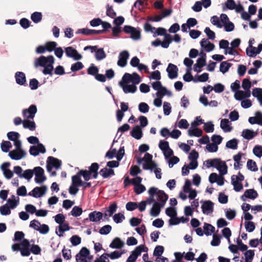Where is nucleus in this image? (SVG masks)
<instances>
[{
	"mask_svg": "<svg viewBox=\"0 0 262 262\" xmlns=\"http://www.w3.org/2000/svg\"><path fill=\"white\" fill-rule=\"evenodd\" d=\"M160 191H164L163 190H159L158 188L155 187H150L148 190V193L149 194V198L146 199L145 202L146 204L150 205L155 203V202L160 201L158 198V195Z\"/></svg>",
	"mask_w": 262,
	"mask_h": 262,
	"instance_id": "3",
	"label": "nucleus"
},
{
	"mask_svg": "<svg viewBox=\"0 0 262 262\" xmlns=\"http://www.w3.org/2000/svg\"><path fill=\"white\" fill-rule=\"evenodd\" d=\"M37 107L34 104L31 105L28 109L23 111V114L25 118L28 119H33L37 113Z\"/></svg>",
	"mask_w": 262,
	"mask_h": 262,
	"instance_id": "12",
	"label": "nucleus"
},
{
	"mask_svg": "<svg viewBox=\"0 0 262 262\" xmlns=\"http://www.w3.org/2000/svg\"><path fill=\"white\" fill-rule=\"evenodd\" d=\"M99 164L97 163H93L91 164V166L89 167V171L92 174L93 173V178L94 179H96L98 177V170L99 169Z\"/></svg>",
	"mask_w": 262,
	"mask_h": 262,
	"instance_id": "36",
	"label": "nucleus"
},
{
	"mask_svg": "<svg viewBox=\"0 0 262 262\" xmlns=\"http://www.w3.org/2000/svg\"><path fill=\"white\" fill-rule=\"evenodd\" d=\"M0 213L2 215H8L11 213L10 207L7 204L0 207Z\"/></svg>",
	"mask_w": 262,
	"mask_h": 262,
	"instance_id": "54",
	"label": "nucleus"
},
{
	"mask_svg": "<svg viewBox=\"0 0 262 262\" xmlns=\"http://www.w3.org/2000/svg\"><path fill=\"white\" fill-rule=\"evenodd\" d=\"M72 183L73 185H75V186H81L82 184V181L80 179V176L78 174V173L73 176L72 177Z\"/></svg>",
	"mask_w": 262,
	"mask_h": 262,
	"instance_id": "45",
	"label": "nucleus"
},
{
	"mask_svg": "<svg viewBox=\"0 0 262 262\" xmlns=\"http://www.w3.org/2000/svg\"><path fill=\"white\" fill-rule=\"evenodd\" d=\"M119 84L125 94L134 93L137 91V87L134 84H125L122 81H120Z\"/></svg>",
	"mask_w": 262,
	"mask_h": 262,
	"instance_id": "18",
	"label": "nucleus"
},
{
	"mask_svg": "<svg viewBox=\"0 0 262 262\" xmlns=\"http://www.w3.org/2000/svg\"><path fill=\"white\" fill-rule=\"evenodd\" d=\"M210 21L212 25L216 26L219 28H222L223 27V25L221 23L219 17L216 15L212 16Z\"/></svg>",
	"mask_w": 262,
	"mask_h": 262,
	"instance_id": "53",
	"label": "nucleus"
},
{
	"mask_svg": "<svg viewBox=\"0 0 262 262\" xmlns=\"http://www.w3.org/2000/svg\"><path fill=\"white\" fill-rule=\"evenodd\" d=\"M70 229V227L68 224L64 223L62 225H60L58 226V230L56 229V233L59 237L63 236V233L64 232L69 231Z\"/></svg>",
	"mask_w": 262,
	"mask_h": 262,
	"instance_id": "31",
	"label": "nucleus"
},
{
	"mask_svg": "<svg viewBox=\"0 0 262 262\" xmlns=\"http://www.w3.org/2000/svg\"><path fill=\"white\" fill-rule=\"evenodd\" d=\"M253 154L258 158L262 157V146L261 145H255L253 149Z\"/></svg>",
	"mask_w": 262,
	"mask_h": 262,
	"instance_id": "60",
	"label": "nucleus"
},
{
	"mask_svg": "<svg viewBox=\"0 0 262 262\" xmlns=\"http://www.w3.org/2000/svg\"><path fill=\"white\" fill-rule=\"evenodd\" d=\"M98 68L95 66L94 64L92 63L89 68L88 69L87 73L89 75H93L95 76L98 73Z\"/></svg>",
	"mask_w": 262,
	"mask_h": 262,
	"instance_id": "50",
	"label": "nucleus"
},
{
	"mask_svg": "<svg viewBox=\"0 0 262 262\" xmlns=\"http://www.w3.org/2000/svg\"><path fill=\"white\" fill-rule=\"evenodd\" d=\"M148 248L146 247L145 245H140L136 247L135 250L132 252L134 255H135L136 257L141 255L142 252H147Z\"/></svg>",
	"mask_w": 262,
	"mask_h": 262,
	"instance_id": "27",
	"label": "nucleus"
},
{
	"mask_svg": "<svg viewBox=\"0 0 262 262\" xmlns=\"http://www.w3.org/2000/svg\"><path fill=\"white\" fill-rule=\"evenodd\" d=\"M100 174L103 178H107L112 176L115 175L114 170L111 168H107L106 167L101 169L99 172Z\"/></svg>",
	"mask_w": 262,
	"mask_h": 262,
	"instance_id": "29",
	"label": "nucleus"
},
{
	"mask_svg": "<svg viewBox=\"0 0 262 262\" xmlns=\"http://www.w3.org/2000/svg\"><path fill=\"white\" fill-rule=\"evenodd\" d=\"M42 17V13L39 12H35L31 15V20L35 24H37L41 21Z\"/></svg>",
	"mask_w": 262,
	"mask_h": 262,
	"instance_id": "41",
	"label": "nucleus"
},
{
	"mask_svg": "<svg viewBox=\"0 0 262 262\" xmlns=\"http://www.w3.org/2000/svg\"><path fill=\"white\" fill-rule=\"evenodd\" d=\"M17 84L27 86L25 74L21 72H17Z\"/></svg>",
	"mask_w": 262,
	"mask_h": 262,
	"instance_id": "34",
	"label": "nucleus"
},
{
	"mask_svg": "<svg viewBox=\"0 0 262 262\" xmlns=\"http://www.w3.org/2000/svg\"><path fill=\"white\" fill-rule=\"evenodd\" d=\"M244 254L245 256V262H252L254 256V250H247Z\"/></svg>",
	"mask_w": 262,
	"mask_h": 262,
	"instance_id": "47",
	"label": "nucleus"
},
{
	"mask_svg": "<svg viewBox=\"0 0 262 262\" xmlns=\"http://www.w3.org/2000/svg\"><path fill=\"white\" fill-rule=\"evenodd\" d=\"M203 229L204 230V233L207 236L211 235V233H213L215 231L214 227L208 223L204 224Z\"/></svg>",
	"mask_w": 262,
	"mask_h": 262,
	"instance_id": "37",
	"label": "nucleus"
},
{
	"mask_svg": "<svg viewBox=\"0 0 262 262\" xmlns=\"http://www.w3.org/2000/svg\"><path fill=\"white\" fill-rule=\"evenodd\" d=\"M54 61L55 59L52 55H49L47 57L41 56L35 59L34 67L36 68L39 67H43L44 68L42 71V73L45 75L52 76Z\"/></svg>",
	"mask_w": 262,
	"mask_h": 262,
	"instance_id": "1",
	"label": "nucleus"
},
{
	"mask_svg": "<svg viewBox=\"0 0 262 262\" xmlns=\"http://www.w3.org/2000/svg\"><path fill=\"white\" fill-rule=\"evenodd\" d=\"M232 64L228 62L227 61H223L221 63L220 66V71L223 74H225L230 69V68L232 66Z\"/></svg>",
	"mask_w": 262,
	"mask_h": 262,
	"instance_id": "39",
	"label": "nucleus"
},
{
	"mask_svg": "<svg viewBox=\"0 0 262 262\" xmlns=\"http://www.w3.org/2000/svg\"><path fill=\"white\" fill-rule=\"evenodd\" d=\"M103 217V213L101 212L94 211L89 214V218L84 220V221L89 220L93 222H97L100 221Z\"/></svg>",
	"mask_w": 262,
	"mask_h": 262,
	"instance_id": "15",
	"label": "nucleus"
},
{
	"mask_svg": "<svg viewBox=\"0 0 262 262\" xmlns=\"http://www.w3.org/2000/svg\"><path fill=\"white\" fill-rule=\"evenodd\" d=\"M35 174L34 181L37 184H41L46 180L43 169L40 167H35L33 169V174Z\"/></svg>",
	"mask_w": 262,
	"mask_h": 262,
	"instance_id": "5",
	"label": "nucleus"
},
{
	"mask_svg": "<svg viewBox=\"0 0 262 262\" xmlns=\"http://www.w3.org/2000/svg\"><path fill=\"white\" fill-rule=\"evenodd\" d=\"M33 176V170L28 169L24 171L21 167L17 166V176L19 178H24L29 181Z\"/></svg>",
	"mask_w": 262,
	"mask_h": 262,
	"instance_id": "8",
	"label": "nucleus"
},
{
	"mask_svg": "<svg viewBox=\"0 0 262 262\" xmlns=\"http://www.w3.org/2000/svg\"><path fill=\"white\" fill-rule=\"evenodd\" d=\"M209 75L207 73H204L202 75L197 76V79L196 78H194L193 81L194 82H206L208 80Z\"/></svg>",
	"mask_w": 262,
	"mask_h": 262,
	"instance_id": "46",
	"label": "nucleus"
},
{
	"mask_svg": "<svg viewBox=\"0 0 262 262\" xmlns=\"http://www.w3.org/2000/svg\"><path fill=\"white\" fill-rule=\"evenodd\" d=\"M238 140L236 139H232L228 141L226 144V147L228 148L236 149L237 148Z\"/></svg>",
	"mask_w": 262,
	"mask_h": 262,
	"instance_id": "44",
	"label": "nucleus"
},
{
	"mask_svg": "<svg viewBox=\"0 0 262 262\" xmlns=\"http://www.w3.org/2000/svg\"><path fill=\"white\" fill-rule=\"evenodd\" d=\"M257 196H258V193L256 192V191H255L253 189H247L245 191L244 194L241 196V199L243 201H245V198L250 199L252 200H254L255 199H256L257 197Z\"/></svg>",
	"mask_w": 262,
	"mask_h": 262,
	"instance_id": "19",
	"label": "nucleus"
},
{
	"mask_svg": "<svg viewBox=\"0 0 262 262\" xmlns=\"http://www.w3.org/2000/svg\"><path fill=\"white\" fill-rule=\"evenodd\" d=\"M138 110L141 113L146 114L148 112L149 107L145 102H141L139 104Z\"/></svg>",
	"mask_w": 262,
	"mask_h": 262,
	"instance_id": "48",
	"label": "nucleus"
},
{
	"mask_svg": "<svg viewBox=\"0 0 262 262\" xmlns=\"http://www.w3.org/2000/svg\"><path fill=\"white\" fill-rule=\"evenodd\" d=\"M236 3L234 0H227L226 2L223 4V9L225 11L228 10H234L235 8Z\"/></svg>",
	"mask_w": 262,
	"mask_h": 262,
	"instance_id": "35",
	"label": "nucleus"
},
{
	"mask_svg": "<svg viewBox=\"0 0 262 262\" xmlns=\"http://www.w3.org/2000/svg\"><path fill=\"white\" fill-rule=\"evenodd\" d=\"M202 203L201 208L204 214L209 215L212 213L214 208V203L210 201L207 200L201 202Z\"/></svg>",
	"mask_w": 262,
	"mask_h": 262,
	"instance_id": "7",
	"label": "nucleus"
},
{
	"mask_svg": "<svg viewBox=\"0 0 262 262\" xmlns=\"http://www.w3.org/2000/svg\"><path fill=\"white\" fill-rule=\"evenodd\" d=\"M225 214L226 217L229 220H233L236 215V211L234 210H231L230 209H227L225 210Z\"/></svg>",
	"mask_w": 262,
	"mask_h": 262,
	"instance_id": "63",
	"label": "nucleus"
},
{
	"mask_svg": "<svg viewBox=\"0 0 262 262\" xmlns=\"http://www.w3.org/2000/svg\"><path fill=\"white\" fill-rule=\"evenodd\" d=\"M130 134L135 139L139 140L143 136L142 128L139 125H136L130 131Z\"/></svg>",
	"mask_w": 262,
	"mask_h": 262,
	"instance_id": "20",
	"label": "nucleus"
},
{
	"mask_svg": "<svg viewBox=\"0 0 262 262\" xmlns=\"http://www.w3.org/2000/svg\"><path fill=\"white\" fill-rule=\"evenodd\" d=\"M200 45L207 52H211L214 49V44L211 43L208 39L205 38L202 39L200 42Z\"/></svg>",
	"mask_w": 262,
	"mask_h": 262,
	"instance_id": "21",
	"label": "nucleus"
},
{
	"mask_svg": "<svg viewBox=\"0 0 262 262\" xmlns=\"http://www.w3.org/2000/svg\"><path fill=\"white\" fill-rule=\"evenodd\" d=\"M21 123L23 124L25 128H28L30 130L33 131L36 128V125L34 121H30L28 119L22 121L20 118L17 117V125Z\"/></svg>",
	"mask_w": 262,
	"mask_h": 262,
	"instance_id": "13",
	"label": "nucleus"
},
{
	"mask_svg": "<svg viewBox=\"0 0 262 262\" xmlns=\"http://www.w3.org/2000/svg\"><path fill=\"white\" fill-rule=\"evenodd\" d=\"M261 51L262 43H259L257 48L254 47H251L250 48H247L246 49V54L249 57H254L256 55L259 54Z\"/></svg>",
	"mask_w": 262,
	"mask_h": 262,
	"instance_id": "17",
	"label": "nucleus"
},
{
	"mask_svg": "<svg viewBox=\"0 0 262 262\" xmlns=\"http://www.w3.org/2000/svg\"><path fill=\"white\" fill-rule=\"evenodd\" d=\"M166 71L168 73L169 78L173 79L177 78L178 76V68L176 65L172 63H169L166 69Z\"/></svg>",
	"mask_w": 262,
	"mask_h": 262,
	"instance_id": "14",
	"label": "nucleus"
},
{
	"mask_svg": "<svg viewBox=\"0 0 262 262\" xmlns=\"http://www.w3.org/2000/svg\"><path fill=\"white\" fill-rule=\"evenodd\" d=\"M65 53L68 57L72 58L75 60H79L82 59V55L72 47H68L65 48Z\"/></svg>",
	"mask_w": 262,
	"mask_h": 262,
	"instance_id": "6",
	"label": "nucleus"
},
{
	"mask_svg": "<svg viewBox=\"0 0 262 262\" xmlns=\"http://www.w3.org/2000/svg\"><path fill=\"white\" fill-rule=\"evenodd\" d=\"M124 245V242L119 237H116L110 244V247L112 249H121Z\"/></svg>",
	"mask_w": 262,
	"mask_h": 262,
	"instance_id": "25",
	"label": "nucleus"
},
{
	"mask_svg": "<svg viewBox=\"0 0 262 262\" xmlns=\"http://www.w3.org/2000/svg\"><path fill=\"white\" fill-rule=\"evenodd\" d=\"M165 213L167 216L170 217V218L176 217L177 215L176 209L171 207H168L166 209Z\"/></svg>",
	"mask_w": 262,
	"mask_h": 262,
	"instance_id": "62",
	"label": "nucleus"
},
{
	"mask_svg": "<svg viewBox=\"0 0 262 262\" xmlns=\"http://www.w3.org/2000/svg\"><path fill=\"white\" fill-rule=\"evenodd\" d=\"M125 220V216L121 213H118L113 216V220L116 224L121 223Z\"/></svg>",
	"mask_w": 262,
	"mask_h": 262,
	"instance_id": "57",
	"label": "nucleus"
},
{
	"mask_svg": "<svg viewBox=\"0 0 262 262\" xmlns=\"http://www.w3.org/2000/svg\"><path fill=\"white\" fill-rule=\"evenodd\" d=\"M129 57V52L126 50L121 52L118 56L117 64L120 67H124L127 64V61Z\"/></svg>",
	"mask_w": 262,
	"mask_h": 262,
	"instance_id": "11",
	"label": "nucleus"
},
{
	"mask_svg": "<svg viewBox=\"0 0 262 262\" xmlns=\"http://www.w3.org/2000/svg\"><path fill=\"white\" fill-rule=\"evenodd\" d=\"M30 247L29 242L26 239L17 243V251H19L23 256H28L30 254Z\"/></svg>",
	"mask_w": 262,
	"mask_h": 262,
	"instance_id": "4",
	"label": "nucleus"
},
{
	"mask_svg": "<svg viewBox=\"0 0 262 262\" xmlns=\"http://www.w3.org/2000/svg\"><path fill=\"white\" fill-rule=\"evenodd\" d=\"M242 86L245 91L250 92V89L251 87V82L250 80L247 78L244 79L242 81Z\"/></svg>",
	"mask_w": 262,
	"mask_h": 262,
	"instance_id": "61",
	"label": "nucleus"
},
{
	"mask_svg": "<svg viewBox=\"0 0 262 262\" xmlns=\"http://www.w3.org/2000/svg\"><path fill=\"white\" fill-rule=\"evenodd\" d=\"M216 169L222 175L226 174L227 173L228 167L225 161H222L216 167Z\"/></svg>",
	"mask_w": 262,
	"mask_h": 262,
	"instance_id": "42",
	"label": "nucleus"
},
{
	"mask_svg": "<svg viewBox=\"0 0 262 262\" xmlns=\"http://www.w3.org/2000/svg\"><path fill=\"white\" fill-rule=\"evenodd\" d=\"M106 56V55L103 48H97L95 52V57L98 61L104 59Z\"/></svg>",
	"mask_w": 262,
	"mask_h": 262,
	"instance_id": "32",
	"label": "nucleus"
},
{
	"mask_svg": "<svg viewBox=\"0 0 262 262\" xmlns=\"http://www.w3.org/2000/svg\"><path fill=\"white\" fill-rule=\"evenodd\" d=\"M247 166L248 169L252 171H256L258 170V168L255 162L253 161L252 160H249L247 161Z\"/></svg>",
	"mask_w": 262,
	"mask_h": 262,
	"instance_id": "56",
	"label": "nucleus"
},
{
	"mask_svg": "<svg viewBox=\"0 0 262 262\" xmlns=\"http://www.w3.org/2000/svg\"><path fill=\"white\" fill-rule=\"evenodd\" d=\"M157 166L154 161L145 162L143 164V168L144 170H150L151 171Z\"/></svg>",
	"mask_w": 262,
	"mask_h": 262,
	"instance_id": "43",
	"label": "nucleus"
},
{
	"mask_svg": "<svg viewBox=\"0 0 262 262\" xmlns=\"http://www.w3.org/2000/svg\"><path fill=\"white\" fill-rule=\"evenodd\" d=\"M47 190V187L45 185L41 186L40 187H36L28 193V195L34 198H40L46 193Z\"/></svg>",
	"mask_w": 262,
	"mask_h": 262,
	"instance_id": "10",
	"label": "nucleus"
},
{
	"mask_svg": "<svg viewBox=\"0 0 262 262\" xmlns=\"http://www.w3.org/2000/svg\"><path fill=\"white\" fill-rule=\"evenodd\" d=\"M130 37L133 40H139L141 37L140 31L139 29L134 28L130 33Z\"/></svg>",
	"mask_w": 262,
	"mask_h": 262,
	"instance_id": "59",
	"label": "nucleus"
},
{
	"mask_svg": "<svg viewBox=\"0 0 262 262\" xmlns=\"http://www.w3.org/2000/svg\"><path fill=\"white\" fill-rule=\"evenodd\" d=\"M206 64V61L204 57L203 58H199L196 60V63L194 65L193 70L197 73L202 71V68Z\"/></svg>",
	"mask_w": 262,
	"mask_h": 262,
	"instance_id": "22",
	"label": "nucleus"
},
{
	"mask_svg": "<svg viewBox=\"0 0 262 262\" xmlns=\"http://www.w3.org/2000/svg\"><path fill=\"white\" fill-rule=\"evenodd\" d=\"M112 230V227L111 225H106L101 227L99 231V232L101 235H107Z\"/></svg>",
	"mask_w": 262,
	"mask_h": 262,
	"instance_id": "58",
	"label": "nucleus"
},
{
	"mask_svg": "<svg viewBox=\"0 0 262 262\" xmlns=\"http://www.w3.org/2000/svg\"><path fill=\"white\" fill-rule=\"evenodd\" d=\"M47 162L56 169H59L61 165V161L53 157H49Z\"/></svg>",
	"mask_w": 262,
	"mask_h": 262,
	"instance_id": "26",
	"label": "nucleus"
},
{
	"mask_svg": "<svg viewBox=\"0 0 262 262\" xmlns=\"http://www.w3.org/2000/svg\"><path fill=\"white\" fill-rule=\"evenodd\" d=\"M231 184L233 186L234 190L236 192H239L243 189V185L241 182L236 181L234 178H231Z\"/></svg>",
	"mask_w": 262,
	"mask_h": 262,
	"instance_id": "38",
	"label": "nucleus"
},
{
	"mask_svg": "<svg viewBox=\"0 0 262 262\" xmlns=\"http://www.w3.org/2000/svg\"><path fill=\"white\" fill-rule=\"evenodd\" d=\"M241 136L246 140H252L254 138V130L250 129H243Z\"/></svg>",
	"mask_w": 262,
	"mask_h": 262,
	"instance_id": "30",
	"label": "nucleus"
},
{
	"mask_svg": "<svg viewBox=\"0 0 262 262\" xmlns=\"http://www.w3.org/2000/svg\"><path fill=\"white\" fill-rule=\"evenodd\" d=\"M82 213V209L81 207L75 206L71 211L72 215L75 217L79 216Z\"/></svg>",
	"mask_w": 262,
	"mask_h": 262,
	"instance_id": "52",
	"label": "nucleus"
},
{
	"mask_svg": "<svg viewBox=\"0 0 262 262\" xmlns=\"http://www.w3.org/2000/svg\"><path fill=\"white\" fill-rule=\"evenodd\" d=\"M250 92L248 91H237L235 92L234 98L236 100H241L244 98H247L250 97Z\"/></svg>",
	"mask_w": 262,
	"mask_h": 262,
	"instance_id": "24",
	"label": "nucleus"
},
{
	"mask_svg": "<svg viewBox=\"0 0 262 262\" xmlns=\"http://www.w3.org/2000/svg\"><path fill=\"white\" fill-rule=\"evenodd\" d=\"M117 209V204L116 202L111 203L108 206L104 213V217L108 216H112L113 214L116 211Z\"/></svg>",
	"mask_w": 262,
	"mask_h": 262,
	"instance_id": "28",
	"label": "nucleus"
},
{
	"mask_svg": "<svg viewBox=\"0 0 262 262\" xmlns=\"http://www.w3.org/2000/svg\"><path fill=\"white\" fill-rule=\"evenodd\" d=\"M46 151V148L45 146L41 143H38L37 146H30L29 149L30 154L34 157L38 156L39 153L45 154Z\"/></svg>",
	"mask_w": 262,
	"mask_h": 262,
	"instance_id": "9",
	"label": "nucleus"
},
{
	"mask_svg": "<svg viewBox=\"0 0 262 262\" xmlns=\"http://www.w3.org/2000/svg\"><path fill=\"white\" fill-rule=\"evenodd\" d=\"M158 198L160 201L155 202L150 210V215L153 217H157L160 214L161 209L164 207L168 199V195L164 191H160Z\"/></svg>",
	"mask_w": 262,
	"mask_h": 262,
	"instance_id": "2",
	"label": "nucleus"
},
{
	"mask_svg": "<svg viewBox=\"0 0 262 262\" xmlns=\"http://www.w3.org/2000/svg\"><path fill=\"white\" fill-rule=\"evenodd\" d=\"M21 145L20 141L17 139V160L25 157L27 154L26 151L21 148Z\"/></svg>",
	"mask_w": 262,
	"mask_h": 262,
	"instance_id": "40",
	"label": "nucleus"
},
{
	"mask_svg": "<svg viewBox=\"0 0 262 262\" xmlns=\"http://www.w3.org/2000/svg\"><path fill=\"white\" fill-rule=\"evenodd\" d=\"M10 166L9 162H4L1 166V169L3 172L4 177L7 179H10L12 178L13 172L9 169Z\"/></svg>",
	"mask_w": 262,
	"mask_h": 262,
	"instance_id": "16",
	"label": "nucleus"
},
{
	"mask_svg": "<svg viewBox=\"0 0 262 262\" xmlns=\"http://www.w3.org/2000/svg\"><path fill=\"white\" fill-rule=\"evenodd\" d=\"M202 130L197 127H193V128H189L188 130V134L190 137H200L202 136Z\"/></svg>",
	"mask_w": 262,
	"mask_h": 262,
	"instance_id": "33",
	"label": "nucleus"
},
{
	"mask_svg": "<svg viewBox=\"0 0 262 262\" xmlns=\"http://www.w3.org/2000/svg\"><path fill=\"white\" fill-rule=\"evenodd\" d=\"M83 67L84 66L81 62L77 61L76 63L72 64L71 67V70L72 72H75L82 69Z\"/></svg>",
	"mask_w": 262,
	"mask_h": 262,
	"instance_id": "55",
	"label": "nucleus"
},
{
	"mask_svg": "<svg viewBox=\"0 0 262 262\" xmlns=\"http://www.w3.org/2000/svg\"><path fill=\"white\" fill-rule=\"evenodd\" d=\"M220 127L225 133L230 132L233 129V127L231 126L229 121L227 119H221Z\"/></svg>",
	"mask_w": 262,
	"mask_h": 262,
	"instance_id": "23",
	"label": "nucleus"
},
{
	"mask_svg": "<svg viewBox=\"0 0 262 262\" xmlns=\"http://www.w3.org/2000/svg\"><path fill=\"white\" fill-rule=\"evenodd\" d=\"M245 226L247 231L248 232H253L255 228L254 223L251 221L246 222L245 223Z\"/></svg>",
	"mask_w": 262,
	"mask_h": 262,
	"instance_id": "64",
	"label": "nucleus"
},
{
	"mask_svg": "<svg viewBox=\"0 0 262 262\" xmlns=\"http://www.w3.org/2000/svg\"><path fill=\"white\" fill-rule=\"evenodd\" d=\"M203 128L206 133H212L214 131V124L212 122L208 121L204 123Z\"/></svg>",
	"mask_w": 262,
	"mask_h": 262,
	"instance_id": "49",
	"label": "nucleus"
},
{
	"mask_svg": "<svg viewBox=\"0 0 262 262\" xmlns=\"http://www.w3.org/2000/svg\"><path fill=\"white\" fill-rule=\"evenodd\" d=\"M12 147L11 143L8 141H3L1 143L2 150L4 152L9 151L10 148Z\"/></svg>",
	"mask_w": 262,
	"mask_h": 262,
	"instance_id": "51",
	"label": "nucleus"
}]
</instances>
